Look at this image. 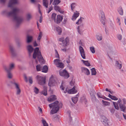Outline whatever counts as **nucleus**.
Returning a JSON list of instances; mask_svg holds the SVG:
<instances>
[{
  "label": "nucleus",
  "instance_id": "1",
  "mask_svg": "<svg viewBox=\"0 0 126 126\" xmlns=\"http://www.w3.org/2000/svg\"><path fill=\"white\" fill-rule=\"evenodd\" d=\"M21 12V10L18 8H15L13 9L12 11L7 12L6 10L3 11L1 13L3 15H7L9 17H13V20L16 23V26L18 27L21 23L23 19L22 16H17V14Z\"/></svg>",
  "mask_w": 126,
  "mask_h": 126
},
{
  "label": "nucleus",
  "instance_id": "2",
  "mask_svg": "<svg viewBox=\"0 0 126 126\" xmlns=\"http://www.w3.org/2000/svg\"><path fill=\"white\" fill-rule=\"evenodd\" d=\"M27 48L30 56H31V54L34 51L33 58L35 59L37 57L39 61L41 63H43L44 60L40 51H39V49L38 47H36L34 50L32 47L31 45H29L27 46Z\"/></svg>",
  "mask_w": 126,
  "mask_h": 126
},
{
  "label": "nucleus",
  "instance_id": "3",
  "mask_svg": "<svg viewBox=\"0 0 126 126\" xmlns=\"http://www.w3.org/2000/svg\"><path fill=\"white\" fill-rule=\"evenodd\" d=\"M62 103L58 101L50 104L49 106V107L50 108H52L50 112V114H53L56 113L58 111L59 108L62 107Z\"/></svg>",
  "mask_w": 126,
  "mask_h": 126
},
{
  "label": "nucleus",
  "instance_id": "4",
  "mask_svg": "<svg viewBox=\"0 0 126 126\" xmlns=\"http://www.w3.org/2000/svg\"><path fill=\"white\" fill-rule=\"evenodd\" d=\"M36 79L38 84L41 85H43L46 83V78L39 75L37 76Z\"/></svg>",
  "mask_w": 126,
  "mask_h": 126
},
{
  "label": "nucleus",
  "instance_id": "5",
  "mask_svg": "<svg viewBox=\"0 0 126 126\" xmlns=\"http://www.w3.org/2000/svg\"><path fill=\"white\" fill-rule=\"evenodd\" d=\"M99 15L100 17V20L101 22L104 25L105 24V21L106 18L103 12L102 11H100L99 12Z\"/></svg>",
  "mask_w": 126,
  "mask_h": 126
},
{
  "label": "nucleus",
  "instance_id": "6",
  "mask_svg": "<svg viewBox=\"0 0 126 126\" xmlns=\"http://www.w3.org/2000/svg\"><path fill=\"white\" fill-rule=\"evenodd\" d=\"M59 74L60 76L63 77L65 79H67L69 77V74L65 70H64L62 71L60 70Z\"/></svg>",
  "mask_w": 126,
  "mask_h": 126
},
{
  "label": "nucleus",
  "instance_id": "7",
  "mask_svg": "<svg viewBox=\"0 0 126 126\" xmlns=\"http://www.w3.org/2000/svg\"><path fill=\"white\" fill-rule=\"evenodd\" d=\"M123 103H121L119 104V107L121 111L124 112L126 108V100L124 98L123 99Z\"/></svg>",
  "mask_w": 126,
  "mask_h": 126
},
{
  "label": "nucleus",
  "instance_id": "8",
  "mask_svg": "<svg viewBox=\"0 0 126 126\" xmlns=\"http://www.w3.org/2000/svg\"><path fill=\"white\" fill-rule=\"evenodd\" d=\"M9 48L12 56L13 57H15L16 55V54L13 46L11 45H10Z\"/></svg>",
  "mask_w": 126,
  "mask_h": 126
},
{
  "label": "nucleus",
  "instance_id": "9",
  "mask_svg": "<svg viewBox=\"0 0 126 126\" xmlns=\"http://www.w3.org/2000/svg\"><path fill=\"white\" fill-rule=\"evenodd\" d=\"M115 66L117 69L120 70L122 68V63L120 61H115Z\"/></svg>",
  "mask_w": 126,
  "mask_h": 126
},
{
  "label": "nucleus",
  "instance_id": "10",
  "mask_svg": "<svg viewBox=\"0 0 126 126\" xmlns=\"http://www.w3.org/2000/svg\"><path fill=\"white\" fill-rule=\"evenodd\" d=\"M17 3V0H10L8 4V6L11 8H13V5Z\"/></svg>",
  "mask_w": 126,
  "mask_h": 126
},
{
  "label": "nucleus",
  "instance_id": "11",
  "mask_svg": "<svg viewBox=\"0 0 126 126\" xmlns=\"http://www.w3.org/2000/svg\"><path fill=\"white\" fill-rule=\"evenodd\" d=\"M79 51L81 56L83 59H85L84 51L83 48L81 46L79 47Z\"/></svg>",
  "mask_w": 126,
  "mask_h": 126
},
{
  "label": "nucleus",
  "instance_id": "12",
  "mask_svg": "<svg viewBox=\"0 0 126 126\" xmlns=\"http://www.w3.org/2000/svg\"><path fill=\"white\" fill-rule=\"evenodd\" d=\"M55 81L54 79L53 76H51L50 78V79L48 83V85L50 86H52L54 85Z\"/></svg>",
  "mask_w": 126,
  "mask_h": 126
},
{
  "label": "nucleus",
  "instance_id": "13",
  "mask_svg": "<svg viewBox=\"0 0 126 126\" xmlns=\"http://www.w3.org/2000/svg\"><path fill=\"white\" fill-rule=\"evenodd\" d=\"M81 70L82 72L86 75H88L90 74V71L88 69L84 67H82Z\"/></svg>",
  "mask_w": 126,
  "mask_h": 126
},
{
  "label": "nucleus",
  "instance_id": "14",
  "mask_svg": "<svg viewBox=\"0 0 126 126\" xmlns=\"http://www.w3.org/2000/svg\"><path fill=\"white\" fill-rule=\"evenodd\" d=\"M63 19V16L60 15H58L57 16V19L56 20L55 22L57 23H60Z\"/></svg>",
  "mask_w": 126,
  "mask_h": 126
},
{
  "label": "nucleus",
  "instance_id": "15",
  "mask_svg": "<svg viewBox=\"0 0 126 126\" xmlns=\"http://www.w3.org/2000/svg\"><path fill=\"white\" fill-rule=\"evenodd\" d=\"M56 99V96L54 95L51 96L48 99V100L50 103L54 101Z\"/></svg>",
  "mask_w": 126,
  "mask_h": 126
},
{
  "label": "nucleus",
  "instance_id": "16",
  "mask_svg": "<svg viewBox=\"0 0 126 126\" xmlns=\"http://www.w3.org/2000/svg\"><path fill=\"white\" fill-rule=\"evenodd\" d=\"M54 9L55 10L58 11L61 14H63L64 13V11H62L60 8L57 5H54Z\"/></svg>",
  "mask_w": 126,
  "mask_h": 126
},
{
  "label": "nucleus",
  "instance_id": "17",
  "mask_svg": "<svg viewBox=\"0 0 126 126\" xmlns=\"http://www.w3.org/2000/svg\"><path fill=\"white\" fill-rule=\"evenodd\" d=\"M76 87L75 86L71 89L69 90L68 91V93L70 94H73L76 93L77 91L75 89Z\"/></svg>",
  "mask_w": 126,
  "mask_h": 126
},
{
  "label": "nucleus",
  "instance_id": "18",
  "mask_svg": "<svg viewBox=\"0 0 126 126\" xmlns=\"http://www.w3.org/2000/svg\"><path fill=\"white\" fill-rule=\"evenodd\" d=\"M33 37L31 36L27 35L26 38V42L27 43H31L33 40Z\"/></svg>",
  "mask_w": 126,
  "mask_h": 126
},
{
  "label": "nucleus",
  "instance_id": "19",
  "mask_svg": "<svg viewBox=\"0 0 126 126\" xmlns=\"http://www.w3.org/2000/svg\"><path fill=\"white\" fill-rule=\"evenodd\" d=\"M76 12L77 13H74L72 16V20H75L76 18L79 16V13L77 11Z\"/></svg>",
  "mask_w": 126,
  "mask_h": 126
},
{
  "label": "nucleus",
  "instance_id": "20",
  "mask_svg": "<svg viewBox=\"0 0 126 126\" xmlns=\"http://www.w3.org/2000/svg\"><path fill=\"white\" fill-rule=\"evenodd\" d=\"M15 67V64L14 63H10L9 65V68L10 71H11L14 69Z\"/></svg>",
  "mask_w": 126,
  "mask_h": 126
},
{
  "label": "nucleus",
  "instance_id": "21",
  "mask_svg": "<svg viewBox=\"0 0 126 126\" xmlns=\"http://www.w3.org/2000/svg\"><path fill=\"white\" fill-rule=\"evenodd\" d=\"M55 30H56L57 32L59 35H61L62 32V30L61 28L59 27H56L55 29Z\"/></svg>",
  "mask_w": 126,
  "mask_h": 126
},
{
  "label": "nucleus",
  "instance_id": "22",
  "mask_svg": "<svg viewBox=\"0 0 126 126\" xmlns=\"http://www.w3.org/2000/svg\"><path fill=\"white\" fill-rule=\"evenodd\" d=\"M69 40L67 37L62 42L63 45L64 46H67V43L69 41Z\"/></svg>",
  "mask_w": 126,
  "mask_h": 126
},
{
  "label": "nucleus",
  "instance_id": "23",
  "mask_svg": "<svg viewBox=\"0 0 126 126\" xmlns=\"http://www.w3.org/2000/svg\"><path fill=\"white\" fill-rule=\"evenodd\" d=\"M47 88L46 87L44 86L43 87V90L42 92V93L44 95H47Z\"/></svg>",
  "mask_w": 126,
  "mask_h": 126
},
{
  "label": "nucleus",
  "instance_id": "24",
  "mask_svg": "<svg viewBox=\"0 0 126 126\" xmlns=\"http://www.w3.org/2000/svg\"><path fill=\"white\" fill-rule=\"evenodd\" d=\"M48 0H43V4L46 8H48Z\"/></svg>",
  "mask_w": 126,
  "mask_h": 126
},
{
  "label": "nucleus",
  "instance_id": "25",
  "mask_svg": "<svg viewBox=\"0 0 126 126\" xmlns=\"http://www.w3.org/2000/svg\"><path fill=\"white\" fill-rule=\"evenodd\" d=\"M7 77L9 79H11L12 78L13 75L11 72V71H9L7 72Z\"/></svg>",
  "mask_w": 126,
  "mask_h": 126
},
{
  "label": "nucleus",
  "instance_id": "26",
  "mask_svg": "<svg viewBox=\"0 0 126 126\" xmlns=\"http://www.w3.org/2000/svg\"><path fill=\"white\" fill-rule=\"evenodd\" d=\"M95 93V92L94 91H91L90 93V95L91 98L94 99H96L94 94Z\"/></svg>",
  "mask_w": 126,
  "mask_h": 126
},
{
  "label": "nucleus",
  "instance_id": "27",
  "mask_svg": "<svg viewBox=\"0 0 126 126\" xmlns=\"http://www.w3.org/2000/svg\"><path fill=\"white\" fill-rule=\"evenodd\" d=\"M78 95H77L75 97H72V100L73 102L74 103L76 104L77 103L78 100Z\"/></svg>",
  "mask_w": 126,
  "mask_h": 126
},
{
  "label": "nucleus",
  "instance_id": "28",
  "mask_svg": "<svg viewBox=\"0 0 126 126\" xmlns=\"http://www.w3.org/2000/svg\"><path fill=\"white\" fill-rule=\"evenodd\" d=\"M48 70V67L46 65H44L42 69V72H43L46 73Z\"/></svg>",
  "mask_w": 126,
  "mask_h": 126
},
{
  "label": "nucleus",
  "instance_id": "29",
  "mask_svg": "<svg viewBox=\"0 0 126 126\" xmlns=\"http://www.w3.org/2000/svg\"><path fill=\"white\" fill-rule=\"evenodd\" d=\"M118 11L121 15L122 16L123 15V10L121 7H120L118 8Z\"/></svg>",
  "mask_w": 126,
  "mask_h": 126
},
{
  "label": "nucleus",
  "instance_id": "30",
  "mask_svg": "<svg viewBox=\"0 0 126 126\" xmlns=\"http://www.w3.org/2000/svg\"><path fill=\"white\" fill-rule=\"evenodd\" d=\"M55 64L57 65V67H58L63 68L64 67L63 64L62 62L56 63Z\"/></svg>",
  "mask_w": 126,
  "mask_h": 126
},
{
  "label": "nucleus",
  "instance_id": "31",
  "mask_svg": "<svg viewBox=\"0 0 126 126\" xmlns=\"http://www.w3.org/2000/svg\"><path fill=\"white\" fill-rule=\"evenodd\" d=\"M77 5V4L75 2L73 3L70 5L71 10L72 11H74V9Z\"/></svg>",
  "mask_w": 126,
  "mask_h": 126
},
{
  "label": "nucleus",
  "instance_id": "32",
  "mask_svg": "<svg viewBox=\"0 0 126 126\" xmlns=\"http://www.w3.org/2000/svg\"><path fill=\"white\" fill-rule=\"evenodd\" d=\"M42 36V33L40 32L39 33L38 36V37L37 39V42L38 43H39L40 41V40Z\"/></svg>",
  "mask_w": 126,
  "mask_h": 126
},
{
  "label": "nucleus",
  "instance_id": "33",
  "mask_svg": "<svg viewBox=\"0 0 126 126\" xmlns=\"http://www.w3.org/2000/svg\"><path fill=\"white\" fill-rule=\"evenodd\" d=\"M108 96L112 100H116L118 99V98L115 96L112 95L110 94H109Z\"/></svg>",
  "mask_w": 126,
  "mask_h": 126
},
{
  "label": "nucleus",
  "instance_id": "34",
  "mask_svg": "<svg viewBox=\"0 0 126 126\" xmlns=\"http://www.w3.org/2000/svg\"><path fill=\"white\" fill-rule=\"evenodd\" d=\"M61 2L60 0H54L53 3V5H57Z\"/></svg>",
  "mask_w": 126,
  "mask_h": 126
},
{
  "label": "nucleus",
  "instance_id": "35",
  "mask_svg": "<svg viewBox=\"0 0 126 126\" xmlns=\"http://www.w3.org/2000/svg\"><path fill=\"white\" fill-rule=\"evenodd\" d=\"M81 61L83 62L84 64L86 66H89L91 65L90 63H89L88 61H85L82 60H81Z\"/></svg>",
  "mask_w": 126,
  "mask_h": 126
},
{
  "label": "nucleus",
  "instance_id": "36",
  "mask_svg": "<svg viewBox=\"0 0 126 126\" xmlns=\"http://www.w3.org/2000/svg\"><path fill=\"white\" fill-rule=\"evenodd\" d=\"M32 18V16L30 14H28L26 15V19L27 20L29 21Z\"/></svg>",
  "mask_w": 126,
  "mask_h": 126
},
{
  "label": "nucleus",
  "instance_id": "37",
  "mask_svg": "<svg viewBox=\"0 0 126 126\" xmlns=\"http://www.w3.org/2000/svg\"><path fill=\"white\" fill-rule=\"evenodd\" d=\"M53 119L55 121H58L59 119L58 117V115H55L53 116Z\"/></svg>",
  "mask_w": 126,
  "mask_h": 126
},
{
  "label": "nucleus",
  "instance_id": "38",
  "mask_svg": "<svg viewBox=\"0 0 126 126\" xmlns=\"http://www.w3.org/2000/svg\"><path fill=\"white\" fill-rule=\"evenodd\" d=\"M80 101L82 102H83L85 104H86V100L84 96H82L80 99Z\"/></svg>",
  "mask_w": 126,
  "mask_h": 126
},
{
  "label": "nucleus",
  "instance_id": "39",
  "mask_svg": "<svg viewBox=\"0 0 126 126\" xmlns=\"http://www.w3.org/2000/svg\"><path fill=\"white\" fill-rule=\"evenodd\" d=\"M91 74L92 75H95L96 74V72L94 68H92L91 69Z\"/></svg>",
  "mask_w": 126,
  "mask_h": 126
},
{
  "label": "nucleus",
  "instance_id": "40",
  "mask_svg": "<svg viewBox=\"0 0 126 126\" xmlns=\"http://www.w3.org/2000/svg\"><path fill=\"white\" fill-rule=\"evenodd\" d=\"M108 119L104 115L102 116L101 121L102 122H104L105 121H108Z\"/></svg>",
  "mask_w": 126,
  "mask_h": 126
},
{
  "label": "nucleus",
  "instance_id": "41",
  "mask_svg": "<svg viewBox=\"0 0 126 126\" xmlns=\"http://www.w3.org/2000/svg\"><path fill=\"white\" fill-rule=\"evenodd\" d=\"M42 122L43 125V126H48V124L46 122L45 120L44 119L42 120Z\"/></svg>",
  "mask_w": 126,
  "mask_h": 126
},
{
  "label": "nucleus",
  "instance_id": "42",
  "mask_svg": "<svg viewBox=\"0 0 126 126\" xmlns=\"http://www.w3.org/2000/svg\"><path fill=\"white\" fill-rule=\"evenodd\" d=\"M42 67L39 64L38 65L36 66V68L37 71H40Z\"/></svg>",
  "mask_w": 126,
  "mask_h": 126
},
{
  "label": "nucleus",
  "instance_id": "43",
  "mask_svg": "<svg viewBox=\"0 0 126 126\" xmlns=\"http://www.w3.org/2000/svg\"><path fill=\"white\" fill-rule=\"evenodd\" d=\"M56 14L54 13H53L51 16L52 19L54 20L55 22L56 21L55 17Z\"/></svg>",
  "mask_w": 126,
  "mask_h": 126
},
{
  "label": "nucleus",
  "instance_id": "44",
  "mask_svg": "<svg viewBox=\"0 0 126 126\" xmlns=\"http://www.w3.org/2000/svg\"><path fill=\"white\" fill-rule=\"evenodd\" d=\"M11 82L14 85L16 89L20 88L19 85L17 83L15 82Z\"/></svg>",
  "mask_w": 126,
  "mask_h": 126
},
{
  "label": "nucleus",
  "instance_id": "45",
  "mask_svg": "<svg viewBox=\"0 0 126 126\" xmlns=\"http://www.w3.org/2000/svg\"><path fill=\"white\" fill-rule=\"evenodd\" d=\"M83 18L81 17L78 20V21L76 23V24H77L79 25L81 24L82 22V20L81 19Z\"/></svg>",
  "mask_w": 126,
  "mask_h": 126
},
{
  "label": "nucleus",
  "instance_id": "46",
  "mask_svg": "<svg viewBox=\"0 0 126 126\" xmlns=\"http://www.w3.org/2000/svg\"><path fill=\"white\" fill-rule=\"evenodd\" d=\"M96 37L98 41H100L102 40V35H96Z\"/></svg>",
  "mask_w": 126,
  "mask_h": 126
},
{
  "label": "nucleus",
  "instance_id": "47",
  "mask_svg": "<svg viewBox=\"0 0 126 126\" xmlns=\"http://www.w3.org/2000/svg\"><path fill=\"white\" fill-rule=\"evenodd\" d=\"M97 94L98 97L103 99V98L104 96L102 95L100 93H97Z\"/></svg>",
  "mask_w": 126,
  "mask_h": 126
},
{
  "label": "nucleus",
  "instance_id": "48",
  "mask_svg": "<svg viewBox=\"0 0 126 126\" xmlns=\"http://www.w3.org/2000/svg\"><path fill=\"white\" fill-rule=\"evenodd\" d=\"M90 50L93 53H94L95 52L94 48L93 47H90Z\"/></svg>",
  "mask_w": 126,
  "mask_h": 126
},
{
  "label": "nucleus",
  "instance_id": "49",
  "mask_svg": "<svg viewBox=\"0 0 126 126\" xmlns=\"http://www.w3.org/2000/svg\"><path fill=\"white\" fill-rule=\"evenodd\" d=\"M113 104L115 107V108L116 109L118 110L119 109V108L117 103H116L115 102H113Z\"/></svg>",
  "mask_w": 126,
  "mask_h": 126
},
{
  "label": "nucleus",
  "instance_id": "50",
  "mask_svg": "<svg viewBox=\"0 0 126 126\" xmlns=\"http://www.w3.org/2000/svg\"><path fill=\"white\" fill-rule=\"evenodd\" d=\"M29 82L31 84L32 83V76H30L28 77Z\"/></svg>",
  "mask_w": 126,
  "mask_h": 126
},
{
  "label": "nucleus",
  "instance_id": "51",
  "mask_svg": "<svg viewBox=\"0 0 126 126\" xmlns=\"http://www.w3.org/2000/svg\"><path fill=\"white\" fill-rule=\"evenodd\" d=\"M34 91L35 93L36 94H38L39 92V90L36 87H34Z\"/></svg>",
  "mask_w": 126,
  "mask_h": 126
},
{
  "label": "nucleus",
  "instance_id": "52",
  "mask_svg": "<svg viewBox=\"0 0 126 126\" xmlns=\"http://www.w3.org/2000/svg\"><path fill=\"white\" fill-rule=\"evenodd\" d=\"M102 102L103 103V104L105 106L109 105L110 104L109 102L106 101H105L103 100H102Z\"/></svg>",
  "mask_w": 126,
  "mask_h": 126
},
{
  "label": "nucleus",
  "instance_id": "53",
  "mask_svg": "<svg viewBox=\"0 0 126 126\" xmlns=\"http://www.w3.org/2000/svg\"><path fill=\"white\" fill-rule=\"evenodd\" d=\"M16 94L17 95H19L21 93V90L20 88L16 89Z\"/></svg>",
  "mask_w": 126,
  "mask_h": 126
},
{
  "label": "nucleus",
  "instance_id": "54",
  "mask_svg": "<svg viewBox=\"0 0 126 126\" xmlns=\"http://www.w3.org/2000/svg\"><path fill=\"white\" fill-rule=\"evenodd\" d=\"M3 68L6 72L10 71L9 69H8L7 67L6 66H4Z\"/></svg>",
  "mask_w": 126,
  "mask_h": 126
},
{
  "label": "nucleus",
  "instance_id": "55",
  "mask_svg": "<svg viewBox=\"0 0 126 126\" xmlns=\"http://www.w3.org/2000/svg\"><path fill=\"white\" fill-rule=\"evenodd\" d=\"M117 38L119 40H121L122 38V35L121 34H118L117 35Z\"/></svg>",
  "mask_w": 126,
  "mask_h": 126
},
{
  "label": "nucleus",
  "instance_id": "56",
  "mask_svg": "<svg viewBox=\"0 0 126 126\" xmlns=\"http://www.w3.org/2000/svg\"><path fill=\"white\" fill-rule=\"evenodd\" d=\"M60 61V60L59 59H57L55 60L54 61V63L56 64V63H59V62Z\"/></svg>",
  "mask_w": 126,
  "mask_h": 126
},
{
  "label": "nucleus",
  "instance_id": "57",
  "mask_svg": "<svg viewBox=\"0 0 126 126\" xmlns=\"http://www.w3.org/2000/svg\"><path fill=\"white\" fill-rule=\"evenodd\" d=\"M79 26H78L77 28V31L78 33L80 34L81 35L82 34L81 31H80L79 30Z\"/></svg>",
  "mask_w": 126,
  "mask_h": 126
},
{
  "label": "nucleus",
  "instance_id": "58",
  "mask_svg": "<svg viewBox=\"0 0 126 126\" xmlns=\"http://www.w3.org/2000/svg\"><path fill=\"white\" fill-rule=\"evenodd\" d=\"M53 9L52 6L51 5L50 6L49 8L48 11L47 12V13L48 14Z\"/></svg>",
  "mask_w": 126,
  "mask_h": 126
},
{
  "label": "nucleus",
  "instance_id": "59",
  "mask_svg": "<svg viewBox=\"0 0 126 126\" xmlns=\"http://www.w3.org/2000/svg\"><path fill=\"white\" fill-rule=\"evenodd\" d=\"M55 51L56 52L55 57L56 58H58L59 59L60 58L59 55L57 50H55Z\"/></svg>",
  "mask_w": 126,
  "mask_h": 126
},
{
  "label": "nucleus",
  "instance_id": "60",
  "mask_svg": "<svg viewBox=\"0 0 126 126\" xmlns=\"http://www.w3.org/2000/svg\"><path fill=\"white\" fill-rule=\"evenodd\" d=\"M103 124L105 126H107L108 125V121H105L104 122H102Z\"/></svg>",
  "mask_w": 126,
  "mask_h": 126
},
{
  "label": "nucleus",
  "instance_id": "61",
  "mask_svg": "<svg viewBox=\"0 0 126 126\" xmlns=\"http://www.w3.org/2000/svg\"><path fill=\"white\" fill-rule=\"evenodd\" d=\"M24 80L26 82H27L28 81V80L27 79V77L26 75H24Z\"/></svg>",
  "mask_w": 126,
  "mask_h": 126
},
{
  "label": "nucleus",
  "instance_id": "62",
  "mask_svg": "<svg viewBox=\"0 0 126 126\" xmlns=\"http://www.w3.org/2000/svg\"><path fill=\"white\" fill-rule=\"evenodd\" d=\"M33 46L34 47H37L38 46V44L37 43L36 41H34L33 43Z\"/></svg>",
  "mask_w": 126,
  "mask_h": 126
},
{
  "label": "nucleus",
  "instance_id": "63",
  "mask_svg": "<svg viewBox=\"0 0 126 126\" xmlns=\"http://www.w3.org/2000/svg\"><path fill=\"white\" fill-rule=\"evenodd\" d=\"M70 58V56L68 57V58L66 60V62L67 63H70V60L69 58Z\"/></svg>",
  "mask_w": 126,
  "mask_h": 126
},
{
  "label": "nucleus",
  "instance_id": "64",
  "mask_svg": "<svg viewBox=\"0 0 126 126\" xmlns=\"http://www.w3.org/2000/svg\"><path fill=\"white\" fill-rule=\"evenodd\" d=\"M109 52L110 53V54H112L113 53V48H111V50L110 51V50L109 51Z\"/></svg>",
  "mask_w": 126,
  "mask_h": 126
}]
</instances>
